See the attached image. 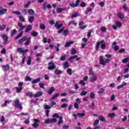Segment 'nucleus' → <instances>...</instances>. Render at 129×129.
Instances as JSON below:
<instances>
[{
    "instance_id": "1",
    "label": "nucleus",
    "mask_w": 129,
    "mask_h": 129,
    "mask_svg": "<svg viewBox=\"0 0 129 129\" xmlns=\"http://www.w3.org/2000/svg\"><path fill=\"white\" fill-rule=\"evenodd\" d=\"M18 42L19 45H21V46H23L24 42H25L24 43V45H25V46H29V45H30V42H31V37L28 38L27 36H24L20 39Z\"/></svg>"
},
{
    "instance_id": "2",
    "label": "nucleus",
    "mask_w": 129,
    "mask_h": 129,
    "mask_svg": "<svg viewBox=\"0 0 129 129\" xmlns=\"http://www.w3.org/2000/svg\"><path fill=\"white\" fill-rule=\"evenodd\" d=\"M57 33L58 34H62V33H63V35L66 37L69 35V30H65V27H62L57 31Z\"/></svg>"
},
{
    "instance_id": "3",
    "label": "nucleus",
    "mask_w": 129,
    "mask_h": 129,
    "mask_svg": "<svg viewBox=\"0 0 129 129\" xmlns=\"http://www.w3.org/2000/svg\"><path fill=\"white\" fill-rule=\"evenodd\" d=\"M110 62V59L109 58H107L105 61L103 59V56H100V62L99 64L101 65H103V66H105L106 65V63H109Z\"/></svg>"
},
{
    "instance_id": "4",
    "label": "nucleus",
    "mask_w": 129,
    "mask_h": 129,
    "mask_svg": "<svg viewBox=\"0 0 129 129\" xmlns=\"http://www.w3.org/2000/svg\"><path fill=\"white\" fill-rule=\"evenodd\" d=\"M14 104L17 108H19L20 110L23 109L22 104L20 103V100L16 99L14 102Z\"/></svg>"
},
{
    "instance_id": "5",
    "label": "nucleus",
    "mask_w": 129,
    "mask_h": 129,
    "mask_svg": "<svg viewBox=\"0 0 129 129\" xmlns=\"http://www.w3.org/2000/svg\"><path fill=\"white\" fill-rule=\"evenodd\" d=\"M48 70H54L56 69V66L53 61H50L48 63Z\"/></svg>"
},
{
    "instance_id": "6",
    "label": "nucleus",
    "mask_w": 129,
    "mask_h": 129,
    "mask_svg": "<svg viewBox=\"0 0 129 129\" xmlns=\"http://www.w3.org/2000/svg\"><path fill=\"white\" fill-rule=\"evenodd\" d=\"M57 121V119L56 118H52V119H47L45 120V123L46 124H48L49 123H55Z\"/></svg>"
},
{
    "instance_id": "7",
    "label": "nucleus",
    "mask_w": 129,
    "mask_h": 129,
    "mask_svg": "<svg viewBox=\"0 0 129 129\" xmlns=\"http://www.w3.org/2000/svg\"><path fill=\"white\" fill-rule=\"evenodd\" d=\"M1 37L2 38L3 40V43L4 44H6L7 43H8L9 41V36L8 35L4 34L1 35Z\"/></svg>"
},
{
    "instance_id": "8",
    "label": "nucleus",
    "mask_w": 129,
    "mask_h": 129,
    "mask_svg": "<svg viewBox=\"0 0 129 129\" xmlns=\"http://www.w3.org/2000/svg\"><path fill=\"white\" fill-rule=\"evenodd\" d=\"M105 42V41L104 40V39H103L102 40H101V41L100 42H97L96 44V51H98V50H99V47L100 46L101 44H102L103 43H104Z\"/></svg>"
},
{
    "instance_id": "9",
    "label": "nucleus",
    "mask_w": 129,
    "mask_h": 129,
    "mask_svg": "<svg viewBox=\"0 0 129 129\" xmlns=\"http://www.w3.org/2000/svg\"><path fill=\"white\" fill-rule=\"evenodd\" d=\"M0 16H3V15H6L8 12V9L6 8H3V7H0Z\"/></svg>"
},
{
    "instance_id": "10",
    "label": "nucleus",
    "mask_w": 129,
    "mask_h": 129,
    "mask_svg": "<svg viewBox=\"0 0 129 129\" xmlns=\"http://www.w3.org/2000/svg\"><path fill=\"white\" fill-rule=\"evenodd\" d=\"M81 1V0H77L76 1V4L71 3L70 4V5L71 7H72V8H76V7H78V6H79V4Z\"/></svg>"
},
{
    "instance_id": "11",
    "label": "nucleus",
    "mask_w": 129,
    "mask_h": 129,
    "mask_svg": "<svg viewBox=\"0 0 129 129\" xmlns=\"http://www.w3.org/2000/svg\"><path fill=\"white\" fill-rule=\"evenodd\" d=\"M28 51H29V50L28 49L24 50L21 47H19L17 49V52H19V53H23V54H24V53H27V52H28Z\"/></svg>"
},
{
    "instance_id": "12",
    "label": "nucleus",
    "mask_w": 129,
    "mask_h": 129,
    "mask_svg": "<svg viewBox=\"0 0 129 129\" xmlns=\"http://www.w3.org/2000/svg\"><path fill=\"white\" fill-rule=\"evenodd\" d=\"M18 26L19 27V32H22L25 28H27V26H23V23L19 22L18 23Z\"/></svg>"
},
{
    "instance_id": "13",
    "label": "nucleus",
    "mask_w": 129,
    "mask_h": 129,
    "mask_svg": "<svg viewBox=\"0 0 129 129\" xmlns=\"http://www.w3.org/2000/svg\"><path fill=\"white\" fill-rule=\"evenodd\" d=\"M36 62H39L41 61V59H40L39 57H42V53H38L36 54Z\"/></svg>"
},
{
    "instance_id": "14",
    "label": "nucleus",
    "mask_w": 129,
    "mask_h": 129,
    "mask_svg": "<svg viewBox=\"0 0 129 129\" xmlns=\"http://www.w3.org/2000/svg\"><path fill=\"white\" fill-rule=\"evenodd\" d=\"M117 16L120 20H123V19H124V15H123V13H122L121 12L118 13Z\"/></svg>"
},
{
    "instance_id": "15",
    "label": "nucleus",
    "mask_w": 129,
    "mask_h": 129,
    "mask_svg": "<svg viewBox=\"0 0 129 129\" xmlns=\"http://www.w3.org/2000/svg\"><path fill=\"white\" fill-rule=\"evenodd\" d=\"M54 27H55L57 30H59L60 28H62V27H63V24L60 23L59 24V23L56 22L54 24Z\"/></svg>"
},
{
    "instance_id": "16",
    "label": "nucleus",
    "mask_w": 129,
    "mask_h": 129,
    "mask_svg": "<svg viewBox=\"0 0 129 129\" xmlns=\"http://www.w3.org/2000/svg\"><path fill=\"white\" fill-rule=\"evenodd\" d=\"M3 71H8V70H10V65L7 64V65H3L2 67Z\"/></svg>"
},
{
    "instance_id": "17",
    "label": "nucleus",
    "mask_w": 129,
    "mask_h": 129,
    "mask_svg": "<svg viewBox=\"0 0 129 129\" xmlns=\"http://www.w3.org/2000/svg\"><path fill=\"white\" fill-rule=\"evenodd\" d=\"M63 11H66V8H57L56 9V12L57 13H58V14H61V13H62V12H63Z\"/></svg>"
},
{
    "instance_id": "18",
    "label": "nucleus",
    "mask_w": 129,
    "mask_h": 129,
    "mask_svg": "<svg viewBox=\"0 0 129 129\" xmlns=\"http://www.w3.org/2000/svg\"><path fill=\"white\" fill-rule=\"evenodd\" d=\"M55 91V88H54L53 87H51L50 89L47 91V92L49 94V95H51V94H52V93H53V92H54Z\"/></svg>"
},
{
    "instance_id": "19",
    "label": "nucleus",
    "mask_w": 129,
    "mask_h": 129,
    "mask_svg": "<svg viewBox=\"0 0 129 129\" xmlns=\"http://www.w3.org/2000/svg\"><path fill=\"white\" fill-rule=\"evenodd\" d=\"M30 31H32V26L31 25H29L26 27L25 32L26 33H29Z\"/></svg>"
},
{
    "instance_id": "20",
    "label": "nucleus",
    "mask_w": 129,
    "mask_h": 129,
    "mask_svg": "<svg viewBox=\"0 0 129 129\" xmlns=\"http://www.w3.org/2000/svg\"><path fill=\"white\" fill-rule=\"evenodd\" d=\"M28 13L31 16H33V15H35V11H34L33 9H28Z\"/></svg>"
},
{
    "instance_id": "21",
    "label": "nucleus",
    "mask_w": 129,
    "mask_h": 129,
    "mask_svg": "<svg viewBox=\"0 0 129 129\" xmlns=\"http://www.w3.org/2000/svg\"><path fill=\"white\" fill-rule=\"evenodd\" d=\"M35 20V17L34 16H31L28 18V22L30 23V24L33 23L34 20Z\"/></svg>"
},
{
    "instance_id": "22",
    "label": "nucleus",
    "mask_w": 129,
    "mask_h": 129,
    "mask_svg": "<svg viewBox=\"0 0 129 129\" xmlns=\"http://www.w3.org/2000/svg\"><path fill=\"white\" fill-rule=\"evenodd\" d=\"M41 81V78H38L35 80H33L31 83L33 84H35L36 83H38V82H40Z\"/></svg>"
},
{
    "instance_id": "23",
    "label": "nucleus",
    "mask_w": 129,
    "mask_h": 129,
    "mask_svg": "<svg viewBox=\"0 0 129 129\" xmlns=\"http://www.w3.org/2000/svg\"><path fill=\"white\" fill-rule=\"evenodd\" d=\"M64 69H67V68H69V62L68 61H66L63 63Z\"/></svg>"
},
{
    "instance_id": "24",
    "label": "nucleus",
    "mask_w": 129,
    "mask_h": 129,
    "mask_svg": "<svg viewBox=\"0 0 129 129\" xmlns=\"http://www.w3.org/2000/svg\"><path fill=\"white\" fill-rule=\"evenodd\" d=\"M43 94L42 92H38L36 94L34 95V97H39V96H42Z\"/></svg>"
},
{
    "instance_id": "25",
    "label": "nucleus",
    "mask_w": 129,
    "mask_h": 129,
    "mask_svg": "<svg viewBox=\"0 0 129 129\" xmlns=\"http://www.w3.org/2000/svg\"><path fill=\"white\" fill-rule=\"evenodd\" d=\"M24 33V31H21L20 33H19L15 38V40H18L19 38H21L23 36V34Z\"/></svg>"
},
{
    "instance_id": "26",
    "label": "nucleus",
    "mask_w": 129,
    "mask_h": 129,
    "mask_svg": "<svg viewBox=\"0 0 129 129\" xmlns=\"http://www.w3.org/2000/svg\"><path fill=\"white\" fill-rule=\"evenodd\" d=\"M104 91H105V89L103 88H101L99 89L98 93L99 94H102Z\"/></svg>"
},
{
    "instance_id": "27",
    "label": "nucleus",
    "mask_w": 129,
    "mask_h": 129,
    "mask_svg": "<svg viewBox=\"0 0 129 129\" xmlns=\"http://www.w3.org/2000/svg\"><path fill=\"white\" fill-rule=\"evenodd\" d=\"M19 21L20 22H22V23H25V22H26V20H25V17H24L23 16H19Z\"/></svg>"
},
{
    "instance_id": "28",
    "label": "nucleus",
    "mask_w": 129,
    "mask_h": 129,
    "mask_svg": "<svg viewBox=\"0 0 129 129\" xmlns=\"http://www.w3.org/2000/svg\"><path fill=\"white\" fill-rule=\"evenodd\" d=\"M59 95H60V94H59V93H56V94H54V96H53L51 97V99L52 100H54V99H56V98H57V97H58Z\"/></svg>"
},
{
    "instance_id": "29",
    "label": "nucleus",
    "mask_w": 129,
    "mask_h": 129,
    "mask_svg": "<svg viewBox=\"0 0 129 129\" xmlns=\"http://www.w3.org/2000/svg\"><path fill=\"white\" fill-rule=\"evenodd\" d=\"M54 73L56 75H59L60 74H62V71L59 70H55Z\"/></svg>"
},
{
    "instance_id": "30",
    "label": "nucleus",
    "mask_w": 129,
    "mask_h": 129,
    "mask_svg": "<svg viewBox=\"0 0 129 129\" xmlns=\"http://www.w3.org/2000/svg\"><path fill=\"white\" fill-rule=\"evenodd\" d=\"M73 43V41H70L68 42H67L66 45H64L65 48H67V47H70V45L71 44Z\"/></svg>"
},
{
    "instance_id": "31",
    "label": "nucleus",
    "mask_w": 129,
    "mask_h": 129,
    "mask_svg": "<svg viewBox=\"0 0 129 129\" xmlns=\"http://www.w3.org/2000/svg\"><path fill=\"white\" fill-rule=\"evenodd\" d=\"M32 63V56H29L28 57V60L27 61V65L30 66Z\"/></svg>"
},
{
    "instance_id": "32",
    "label": "nucleus",
    "mask_w": 129,
    "mask_h": 129,
    "mask_svg": "<svg viewBox=\"0 0 129 129\" xmlns=\"http://www.w3.org/2000/svg\"><path fill=\"white\" fill-rule=\"evenodd\" d=\"M98 118L100 120H101V121H106V119H105V118H104V117H103V116H100L98 117Z\"/></svg>"
},
{
    "instance_id": "33",
    "label": "nucleus",
    "mask_w": 129,
    "mask_h": 129,
    "mask_svg": "<svg viewBox=\"0 0 129 129\" xmlns=\"http://www.w3.org/2000/svg\"><path fill=\"white\" fill-rule=\"evenodd\" d=\"M108 116H109V117H110L111 118H113L114 116H115V113H110L108 114Z\"/></svg>"
},
{
    "instance_id": "34",
    "label": "nucleus",
    "mask_w": 129,
    "mask_h": 129,
    "mask_svg": "<svg viewBox=\"0 0 129 129\" xmlns=\"http://www.w3.org/2000/svg\"><path fill=\"white\" fill-rule=\"evenodd\" d=\"M59 120L58 121V124L60 125L61 123H63V117L62 116H59Z\"/></svg>"
},
{
    "instance_id": "35",
    "label": "nucleus",
    "mask_w": 129,
    "mask_h": 129,
    "mask_svg": "<svg viewBox=\"0 0 129 129\" xmlns=\"http://www.w3.org/2000/svg\"><path fill=\"white\" fill-rule=\"evenodd\" d=\"M77 116H79V117H83L85 116V113H77Z\"/></svg>"
},
{
    "instance_id": "36",
    "label": "nucleus",
    "mask_w": 129,
    "mask_h": 129,
    "mask_svg": "<svg viewBox=\"0 0 129 129\" xmlns=\"http://www.w3.org/2000/svg\"><path fill=\"white\" fill-rule=\"evenodd\" d=\"M39 35V33L36 31H32L31 33V36H33V37H37Z\"/></svg>"
},
{
    "instance_id": "37",
    "label": "nucleus",
    "mask_w": 129,
    "mask_h": 129,
    "mask_svg": "<svg viewBox=\"0 0 129 129\" xmlns=\"http://www.w3.org/2000/svg\"><path fill=\"white\" fill-rule=\"evenodd\" d=\"M39 28L40 29H41V30H45V29H46V26L44 24H40Z\"/></svg>"
},
{
    "instance_id": "38",
    "label": "nucleus",
    "mask_w": 129,
    "mask_h": 129,
    "mask_svg": "<svg viewBox=\"0 0 129 129\" xmlns=\"http://www.w3.org/2000/svg\"><path fill=\"white\" fill-rule=\"evenodd\" d=\"M106 47V44L105 43H102L101 44V49L102 50H105V47Z\"/></svg>"
},
{
    "instance_id": "39",
    "label": "nucleus",
    "mask_w": 129,
    "mask_h": 129,
    "mask_svg": "<svg viewBox=\"0 0 129 129\" xmlns=\"http://www.w3.org/2000/svg\"><path fill=\"white\" fill-rule=\"evenodd\" d=\"M67 73L69 75H72V69H68L67 70Z\"/></svg>"
},
{
    "instance_id": "40",
    "label": "nucleus",
    "mask_w": 129,
    "mask_h": 129,
    "mask_svg": "<svg viewBox=\"0 0 129 129\" xmlns=\"http://www.w3.org/2000/svg\"><path fill=\"white\" fill-rule=\"evenodd\" d=\"M97 80V77L95 75L93 76V78L91 80V82H94L96 80Z\"/></svg>"
},
{
    "instance_id": "41",
    "label": "nucleus",
    "mask_w": 129,
    "mask_h": 129,
    "mask_svg": "<svg viewBox=\"0 0 129 129\" xmlns=\"http://www.w3.org/2000/svg\"><path fill=\"white\" fill-rule=\"evenodd\" d=\"M22 90H23V87H22L16 88V91L17 93H20V92H21V91H22Z\"/></svg>"
},
{
    "instance_id": "42",
    "label": "nucleus",
    "mask_w": 129,
    "mask_h": 129,
    "mask_svg": "<svg viewBox=\"0 0 129 129\" xmlns=\"http://www.w3.org/2000/svg\"><path fill=\"white\" fill-rule=\"evenodd\" d=\"M74 25V26H77V23H75V22H74V21H70L69 24L68 25L69 26H71V25Z\"/></svg>"
},
{
    "instance_id": "43",
    "label": "nucleus",
    "mask_w": 129,
    "mask_h": 129,
    "mask_svg": "<svg viewBox=\"0 0 129 129\" xmlns=\"http://www.w3.org/2000/svg\"><path fill=\"white\" fill-rule=\"evenodd\" d=\"M125 85H126V83H124V84H122V85L118 86L117 87V89H120V88H122V87H123V86H125Z\"/></svg>"
},
{
    "instance_id": "44",
    "label": "nucleus",
    "mask_w": 129,
    "mask_h": 129,
    "mask_svg": "<svg viewBox=\"0 0 129 129\" xmlns=\"http://www.w3.org/2000/svg\"><path fill=\"white\" fill-rule=\"evenodd\" d=\"M127 62H128V57L124 58L122 60V63H124L125 64H126Z\"/></svg>"
},
{
    "instance_id": "45",
    "label": "nucleus",
    "mask_w": 129,
    "mask_h": 129,
    "mask_svg": "<svg viewBox=\"0 0 129 129\" xmlns=\"http://www.w3.org/2000/svg\"><path fill=\"white\" fill-rule=\"evenodd\" d=\"M90 96L92 99H94V98H95V94L93 92H91Z\"/></svg>"
},
{
    "instance_id": "46",
    "label": "nucleus",
    "mask_w": 129,
    "mask_h": 129,
    "mask_svg": "<svg viewBox=\"0 0 129 129\" xmlns=\"http://www.w3.org/2000/svg\"><path fill=\"white\" fill-rule=\"evenodd\" d=\"M16 34H17V30L13 29L12 32H11V37H13V36H14Z\"/></svg>"
},
{
    "instance_id": "47",
    "label": "nucleus",
    "mask_w": 129,
    "mask_h": 129,
    "mask_svg": "<svg viewBox=\"0 0 129 129\" xmlns=\"http://www.w3.org/2000/svg\"><path fill=\"white\" fill-rule=\"evenodd\" d=\"M115 25L117 26L118 27H119L121 26V23L118 21H116L115 22Z\"/></svg>"
},
{
    "instance_id": "48",
    "label": "nucleus",
    "mask_w": 129,
    "mask_h": 129,
    "mask_svg": "<svg viewBox=\"0 0 129 129\" xmlns=\"http://www.w3.org/2000/svg\"><path fill=\"white\" fill-rule=\"evenodd\" d=\"M21 13H22V14H23L25 16H26V15H27V14H28V12H27L26 9L21 10Z\"/></svg>"
},
{
    "instance_id": "49",
    "label": "nucleus",
    "mask_w": 129,
    "mask_h": 129,
    "mask_svg": "<svg viewBox=\"0 0 129 129\" xmlns=\"http://www.w3.org/2000/svg\"><path fill=\"white\" fill-rule=\"evenodd\" d=\"M47 4H48V2H45L44 4H43V10L44 11H46V10H47Z\"/></svg>"
},
{
    "instance_id": "50",
    "label": "nucleus",
    "mask_w": 129,
    "mask_h": 129,
    "mask_svg": "<svg viewBox=\"0 0 129 129\" xmlns=\"http://www.w3.org/2000/svg\"><path fill=\"white\" fill-rule=\"evenodd\" d=\"M13 14H15V15H17V16H21V15H22V14L19 11H13Z\"/></svg>"
},
{
    "instance_id": "51",
    "label": "nucleus",
    "mask_w": 129,
    "mask_h": 129,
    "mask_svg": "<svg viewBox=\"0 0 129 129\" xmlns=\"http://www.w3.org/2000/svg\"><path fill=\"white\" fill-rule=\"evenodd\" d=\"M77 52V51H76L75 48H73L72 49V53H71V54L72 55H75V54H76Z\"/></svg>"
},
{
    "instance_id": "52",
    "label": "nucleus",
    "mask_w": 129,
    "mask_h": 129,
    "mask_svg": "<svg viewBox=\"0 0 129 129\" xmlns=\"http://www.w3.org/2000/svg\"><path fill=\"white\" fill-rule=\"evenodd\" d=\"M80 7H81L82 8H85V7H86V4L85 3V2H82L80 4Z\"/></svg>"
},
{
    "instance_id": "53",
    "label": "nucleus",
    "mask_w": 129,
    "mask_h": 129,
    "mask_svg": "<svg viewBox=\"0 0 129 129\" xmlns=\"http://www.w3.org/2000/svg\"><path fill=\"white\" fill-rule=\"evenodd\" d=\"M66 57H67L66 55L61 56V57L60 58V61H65V60L66 59Z\"/></svg>"
},
{
    "instance_id": "54",
    "label": "nucleus",
    "mask_w": 129,
    "mask_h": 129,
    "mask_svg": "<svg viewBox=\"0 0 129 129\" xmlns=\"http://www.w3.org/2000/svg\"><path fill=\"white\" fill-rule=\"evenodd\" d=\"M101 32H103V33L106 32V27L102 26L101 28Z\"/></svg>"
},
{
    "instance_id": "55",
    "label": "nucleus",
    "mask_w": 129,
    "mask_h": 129,
    "mask_svg": "<svg viewBox=\"0 0 129 129\" xmlns=\"http://www.w3.org/2000/svg\"><path fill=\"white\" fill-rule=\"evenodd\" d=\"M86 94H87V92L84 91H82L80 93V95H81V96H84V95H86Z\"/></svg>"
},
{
    "instance_id": "56",
    "label": "nucleus",
    "mask_w": 129,
    "mask_h": 129,
    "mask_svg": "<svg viewBox=\"0 0 129 129\" xmlns=\"http://www.w3.org/2000/svg\"><path fill=\"white\" fill-rule=\"evenodd\" d=\"M98 123H99V120L96 119L94 122L93 125H94V126L97 125V124H98Z\"/></svg>"
},
{
    "instance_id": "57",
    "label": "nucleus",
    "mask_w": 129,
    "mask_h": 129,
    "mask_svg": "<svg viewBox=\"0 0 129 129\" xmlns=\"http://www.w3.org/2000/svg\"><path fill=\"white\" fill-rule=\"evenodd\" d=\"M32 126L34 128H37V127H38L39 126V124L36 123H34L33 124H32Z\"/></svg>"
},
{
    "instance_id": "58",
    "label": "nucleus",
    "mask_w": 129,
    "mask_h": 129,
    "mask_svg": "<svg viewBox=\"0 0 129 129\" xmlns=\"http://www.w3.org/2000/svg\"><path fill=\"white\" fill-rule=\"evenodd\" d=\"M52 117L53 118L56 117L57 118H59L60 116H59V115L58 114V113H55L52 115Z\"/></svg>"
},
{
    "instance_id": "59",
    "label": "nucleus",
    "mask_w": 129,
    "mask_h": 129,
    "mask_svg": "<svg viewBox=\"0 0 129 129\" xmlns=\"http://www.w3.org/2000/svg\"><path fill=\"white\" fill-rule=\"evenodd\" d=\"M25 81H32V78L30 77H26L25 78Z\"/></svg>"
},
{
    "instance_id": "60",
    "label": "nucleus",
    "mask_w": 129,
    "mask_h": 129,
    "mask_svg": "<svg viewBox=\"0 0 129 129\" xmlns=\"http://www.w3.org/2000/svg\"><path fill=\"white\" fill-rule=\"evenodd\" d=\"M31 2H30V1H28V2L26 4H25V6H24V8H28V7H29V6H30V5H31Z\"/></svg>"
},
{
    "instance_id": "61",
    "label": "nucleus",
    "mask_w": 129,
    "mask_h": 129,
    "mask_svg": "<svg viewBox=\"0 0 129 129\" xmlns=\"http://www.w3.org/2000/svg\"><path fill=\"white\" fill-rule=\"evenodd\" d=\"M90 12H92V9L91 8H88L87 11L85 13L86 15H88V13Z\"/></svg>"
},
{
    "instance_id": "62",
    "label": "nucleus",
    "mask_w": 129,
    "mask_h": 129,
    "mask_svg": "<svg viewBox=\"0 0 129 129\" xmlns=\"http://www.w3.org/2000/svg\"><path fill=\"white\" fill-rule=\"evenodd\" d=\"M44 109H47V110H48V109H51V107H50V106H49L48 105H45Z\"/></svg>"
},
{
    "instance_id": "63",
    "label": "nucleus",
    "mask_w": 129,
    "mask_h": 129,
    "mask_svg": "<svg viewBox=\"0 0 129 129\" xmlns=\"http://www.w3.org/2000/svg\"><path fill=\"white\" fill-rule=\"evenodd\" d=\"M79 16V15L78 14V13H75V14H73L72 15V18H76V17Z\"/></svg>"
},
{
    "instance_id": "64",
    "label": "nucleus",
    "mask_w": 129,
    "mask_h": 129,
    "mask_svg": "<svg viewBox=\"0 0 129 129\" xmlns=\"http://www.w3.org/2000/svg\"><path fill=\"white\" fill-rule=\"evenodd\" d=\"M78 56L75 55L72 56L70 57L69 60H73V59H75V58H77Z\"/></svg>"
}]
</instances>
